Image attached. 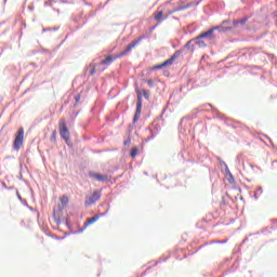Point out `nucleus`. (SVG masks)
<instances>
[{"mask_svg":"<svg viewBox=\"0 0 277 277\" xmlns=\"http://www.w3.org/2000/svg\"><path fill=\"white\" fill-rule=\"evenodd\" d=\"M161 116L157 117L150 126L147 128V132L149 133V136L145 138V142H150V140H155L157 135H159L161 131Z\"/></svg>","mask_w":277,"mask_h":277,"instance_id":"f257e3e1","label":"nucleus"},{"mask_svg":"<svg viewBox=\"0 0 277 277\" xmlns=\"http://www.w3.org/2000/svg\"><path fill=\"white\" fill-rule=\"evenodd\" d=\"M58 132H60L61 138L64 140L67 146H70V130H68V126L66 124V119L60 120Z\"/></svg>","mask_w":277,"mask_h":277,"instance_id":"f03ea898","label":"nucleus"},{"mask_svg":"<svg viewBox=\"0 0 277 277\" xmlns=\"http://www.w3.org/2000/svg\"><path fill=\"white\" fill-rule=\"evenodd\" d=\"M145 39H146V36H142L137 40L132 41L130 44L126 47L124 50H122L120 53L117 54V57L120 58V57H124V55H129V53L133 51V49H135V47H137V44L142 42V40H145Z\"/></svg>","mask_w":277,"mask_h":277,"instance_id":"7ed1b4c3","label":"nucleus"},{"mask_svg":"<svg viewBox=\"0 0 277 277\" xmlns=\"http://www.w3.org/2000/svg\"><path fill=\"white\" fill-rule=\"evenodd\" d=\"M25 140V129L19 128L15 134V138L13 141L14 150H21V146H23V142Z\"/></svg>","mask_w":277,"mask_h":277,"instance_id":"20e7f679","label":"nucleus"},{"mask_svg":"<svg viewBox=\"0 0 277 277\" xmlns=\"http://www.w3.org/2000/svg\"><path fill=\"white\" fill-rule=\"evenodd\" d=\"M168 4H161L160 6H158L157 11L154 13V18L157 22V25H161V23H163V21H168V15H163V12L166 11V6Z\"/></svg>","mask_w":277,"mask_h":277,"instance_id":"39448f33","label":"nucleus"},{"mask_svg":"<svg viewBox=\"0 0 277 277\" xmlns=\"http://www.w3.org/2000/svg\"><path fill=\"white\" fill-rule=\"evenodd\" d=\"M212 28L214 31H219L220 34L233 31V23L230 22V19H224L220 25L214 26Z\"/></svg>","mask_w":277,"mask_h":277,"instance_id":"423d86ee","label":"nucleus"},{"mask_svg":"<svg viewBox=\"0 0 277 277\" xmlns=\"http://www.w3.org/2000/svg\"><path fill=\"white\" fill-rule=\"evenodd\" d=\"M142 92L137 91L136 93V110L133 117V122H137L140 120V117L142 116Z\"/></svg>","mask_w":277,"mask_h":277,"instance_id":"0eeeda50","label":"nucleus"},{"mask_svg":"<svg viewBox=\"0 0 277 277\" xmlns=\"http://www.w3.org/2000/svg\"><path fill=\"white\" fill-rule=\"evenodd\" d=\"M97 200H101V190H94L91 196L87 197L84 207H92V205H96Z\"/></svg>","mask_w":277,"mask_h":277,"instance_id":"6e6552de","label":"nucleus"},{"mask_svg":"<svg viewBox=\"0 0 277 277\" xmlns=\"http://www.w3.org/2000/svg\"><path fill=\"white\" fill-rule=\"evenodd\" d=\"M199 38L211 41V40H215V38H217V35L215 34V30L213 29V27H211L210 29L201 32L199 35Z\"/></svg>","mask_w":277,"mask_h":277,"instance_id":"1a4fd4ad","label":"nucleus"},{"mask_svg":"<svg viewBox=\"0 0 277 277\" xmlns=\"http://www.w3.org/2000/svg\"><path fill=\"white\" fill-rule=\"evenodd\" d=\"M195 43H194V39H190L188 42L185 43V45L175 51V53H179V55H187V53H189V51H192V49H194Z\"/></svg>","mask_w":277,"mask_h":277,"instance_id":"9d476101","label":"nucleus"},{"mask_svg":"<svg viewBox=\"0 0 277 277\" xmlns=\"http://www.w3.org/2000/svg\"><path fill=\"white\" fill-rule=\"evenodd\" d=\"M248 21H250V16H245L240 19H234L232 22V27L233 29H239L241 27H246V24L248 23Z\"/></svg>","mask_w":277,"mask_h":277,"instance_id":"9b49d317","label":"nucleus"},{"mask_svg":"<svg viewBox=\"0 0 277 277\" xmlns=\"http://www.w3.org/2000/svg\"><path fill=\"white\" fill-rule=\"evenodd\" d=\"M89 176L91 179H96V181H100L101 183H105L106 181H109V177L107 175H103L96 172H89Z\"/></svg>","mask_w":277,"mask_h":277,"instance_id":"f8f14e48","label":"nucleus"},{"mask_svg":"<svg viewBox=\"0 0 277 277\" xmlns=\"http://www.w3.org/2000/svg\"><path fill=\"white\" fill-rule=\"evenodd\" d=\"M108 210H106L105 212L101 213V215L96 214L91 219H88L87 222L84 223L85 226H91V224H94L95 222H98L100 217H105V215H107Z\"/></svg>","mask_w":277,"mask_h":277,"instance_id":"ddd939ff","label":"nucleus"},{"mask_svg":"<svg viewBox=\"0 0 277 277\" xmlns=\"http://www.w3.org/2000/svg\"><path fill=\"white\" fill-rule=\"evenodd\" d=\"M179 57H181V56L179 55V52H174L173 55H172L170 58H168L167 61H164V62L162 63V66H164V68H166L167 66H172V65L174 64V62H175L176 60H179Z\"/></svg>","mask_w":277,"mask_h":277,"instance_id":"4468645a","label":"nucleus"},{"mask_svg":"<svg viewBox=\"0 0 277 277\" xmlns=\"http://www.w3.org/2000/svg\"><path fill=\"white\" fill-rule=\"evenodd\" d=\"M195 47H199V49H207V43L202 38H200V35H198L196 38L193 39Z\"/></svg>","mask_w":277,"mask_h":277,"instance_id":"2eb2a0df","label":"nucleus"},{"mask_svg":"<svg viewBox=\"0 0 277 277\" xmlns=\"http://www.w3.org/2000/svg\"><path fill=\"white\" fill-rule=\"evenodd\" d=\"M116 60H120V57H117V55L114 57L111 55L106 56L105 60L101 61L102 66H109L113 62H116Z\"/></svg>","mask_w":277,"mask_h":277,"instance_id":"dca6fc26","label":"nucleus"},{"mask_svg":"<svg viewBox=\"0 0 277 277\" xmlns=\"http://www.w3.org/2000/svg\"><path fill=\"white\" fill-rule=\"evenodd\" d=\"M137 153H140V148H137L136 146L132 147L130 150V157H132V159H135L137 157Z\"/></svg>","mask_w":277,"mask_h":277,"instance_id":"f3484780","label":"nucleus"},{"mask_svg":"<svg viewBox=\"0 0 277 277\" xmlns=\"http://www.w3.org/2000/svg\"><path fill=\"white\" fill-rule=\"evenodd\" d=\"M179 3H185V1H183V0H169V1H167L166 2V5H176V4H179Z\"/></svg>","mask_w":277,"mask_h":277,"instance_id":"a211bd4d","label":"nucleus"},{"mask_svg":"<svg viewBox=\"0 0 277 277\" xmlns=\"http://www.w3.org/2000/svg\"><path fill=\"white\" fill-rule=\"evenodd\" d=\"M50 142H52V144H55V142H57V131L54 130L50 136Z\"/></svg>","mask_w":277,"mask_h":277,"instance_id":"6ab92c4d","label":"nucleus"},{"mask_svg":"<svg viewBox=\"0 0 277 277\" xmlns=\"http://www.w3.org/2000/svg\"><path fill=\"white\" fill-rule=\"evenodd\" d=\"M261 194H263V187L260 186L254 193L255 200H259V196H261Z\"/></svg>","mask_w":277,"mask_h":277,"instance_id":"aec40b11","label":"nucleus"},{"mask_svg":"<svg viewBox=\"0 0 277 277\" xmlns=\"http://www.w3.org/2000/svg\"><path fill=\"white\" fill-rule=\"evenodd\" d=\"M16 196H17L18 200H21V202L27 207V200L23 199V197L21 196V193H18V190H16Z\"/></svg>","mask_w":277,"mask_h":277,"instance_id":"412c9836","label":"nucleus"},{"mask_svg":"<svg viewBox=\"0 0 277 277\" xmlns=\"http://www.w3.org/2000/svg\"><path fill=\"white\" fill-rule=\"evenodd\" d=\"M61 205H63V207H66L68 205V197L63 196L61 198Z\"/></svg>","mask_w":277,"mask_h":277,"instance_id":"4be33fe9","label":"nucleus"},{"mask_svg":"<svg viewBox=\"0 0 277 277\" xmlns=\"http://www.w3.org/2000/svg\"><path fill=\"white\" fill-rule=\"evenodd\" d=\"M91 66H92V68L90 70V72H89L90 77H92V75H94L96 72V66H98V64H93Z\"/></svg>","mask_w":277,"mask_h":277,"instance_id":"5701e85b","label":"nucleus"},{"mask_svg":"<svg viewBox=\"0 0 277 277\" xmlns=\"http://www.w3.org/2000/svg\"><path fill=\"white\" fill-rule=\"evenodd\" d=\"M143 96H144V98H146V101H149L150 92L148 90H143Z\"/></svg>","mask_w":277,"mask_h":277,"instance_id":"b1692460","label":"nucleus"},{"mask_svg":"<svg viewBox=\"0 0 277 277\" xmlns=\"http://www.w3.org/2000/svg\"><path fill=\"white\" fill-rule=\"evenodd\" d=\"M53 219H54V222H55L56 224H62V220H61L60 217H57V214L55 213V210H54V212H53Z\"/></svg>","mask_w":277,"mask_h":277,"instance_id":"393cba45","label":"nucleus"},{"mask_svg":"<svg viewBox=\"0 0 277 277\" xmlns=\"http://www.w3.org/2000/svg\"><path fill=\"white\" fill-rule=\"evenodd\" d=\"M226 179H227L228 183H230V184L235 183V176H233V173H229V175L226 176Z\"/></svg>","mask_w":277,"mask_h":277,"instance_id":"a878e982","label":"nucleus"},{"mask_svg":"<svg viewBox=\"0 0 277 277\" xmlns=\"http://www.w3.org/2000/svg\"><path fill=\"white\" fill-rule=\"evenodd\" d=\"M183 10H187V6L185 5H180L177 8L174 9V12H183Z\"/></svg>","mask_w":277,"mask_h":277,"instance_id":"bb28decb","label":"nucleus"},{"mask_svg":"<svg viewBox=\"0 0 277 277\" xmlns=\"http://www.w3.org/2000/svg\"><path fill=\"white\" fill-rule=\"evenodd\" d=\"M224 168H225V176L230 175V169H228V164L224 163Z\"/></svg>","mask_w":277,"mask_h":277,"instance_id":"cd10ccee","label":"nucleus"},{"mask_svg":"<svg viewBox=\"0 0 277 277\" xmlns=\"http://www.w3.org/2000/svg\"><path fill=\"white\" fill-rule=\"evenodd\" d=\"M224 168H225V176L230 175V169H228V164L224 163Z\"/></svg>","mask_w":277,"mask_h":277,"instance_id":"c85d7f7f","label":"nucleus"},{"mask_svg":"<svg viewBox=\"0 0 277 277\" xmlns=\"http://www.w3.org/2000/svg\"><path fill=\"white\" fill-rule=\"evenodd\" d=\"M161 68H164L163 63L154 66L153 69H154V70H161Z\"/></svg>","mask_w":277,"mask_h":277,"instance_id":"c756f323","label":"nucleus"},{"mask_svg":"<svg viewBox=\"0 0 277 277\" xmlns=\"http://www.w3.org/2000/svg\"><path fill=\"white\" fill-rule=\"evenodd\" d=\"M148 88H155V81L153 79L147 80Z\"/></svg>","mask_w":277,"mask_h":277,"instance_id":"7c9ffc66","label":"nucleus"},{"mask_svg":"<svg viewBox=\"0 0 277 277\" xmlns=\"http://www.w3.org/2000/svg\"><path fill=\"white\" fill-rule=\"evenodd\" d=\"M174 13H176V11H174V9H172V10H169L164 15L168 16V18H169Z\"/></svg>","mask_w":277,"mask_h":277,"instance_id":"2f4dec72","label":"nucleus"},{"mask_svg":"<svg viewBox=\"0 0 277 277\" xmlns=\"http://www.w3.org/2000/svg\"><path fill=\"white\" fill-rule=\"evenodd\" d=\"M53 3H55V0H47V1L44 2V5L52 6Z\"/></svg>","mask_w":277,"mask_h":277,"instance_id":"473e14b6","label":"nucleus"},{"mask_svg":"<svg viewBox=\"0 0 277 277\" xmlns=\"http://www.w3.org/2000/svg\"><path fill=\"white\" fill-rule=\"evenodd\" d=\"M65 224H66L67 228H71V226H72V225L70 224V219H69V217L66 219Z\"/></svg>","mask_w":277,"mask_h":277,"instance_id":"72a5a7b5","label":"nucleus"},{"mask_svg":"<svg viewBox=\"0 0 277 277\" xmlns=\"http://www.w3.org/2000/svg\"><path fill=\"white\" fill-rule=\"evenodd\" d=\"M186 10H189V8H194V2H189L185 4Z\"/></svg>","mask_w":277,"mask_h":277,"instance_id":"f704fd0d","label":"nucleus"},{"mask_svg":"<svg viewBox=\"0 0 277 277\" xmlns=\"http://www.w3.org/2000/svg\"><path fill=\"white\" fill-rule=\"evenodd\" d=\"M75 101L76 103H79V101H81V95L80 94L75 95Z\"/></svg>","mask_w":277,"mask_h":277,"instance_id":"c9c22d12","label":"nucleus"},{"mask_svg":"<svg viewBox=\"0 0 277 277\" xmlns=\"http://www.w3.org/2000/svg\"><path fill=\"white\" fill-rule=\"evenodd\" d=\"M124 146H129V144H131V138H127L126 141H123Z\"/></svg>","mask_w":277,"mask_h":277,"instance_id":"e433bc0d","label":"nucleus"},{"mask_svg":"<svg viewBox=\"0 0 277 277\" xmlns=\"http://www.w3.org/2000/svg\"><path fill=\"white\" fill-rule=\"evenodd\" d=\"M85 228H88V226H85V223H84V225L80 229H78L77 233H83V230H85Z\"/></svg>","mask_w":277,"mask_h":277,"instance_id":"4c0bfd02","label":"nucleus"},{"mask_svg":"<svg viewBox=\"0 0 277 277\" xmlns=\"http://www.w3.org/2000/svg\"><path fill=\"white\" fill-rule=\"evenodd\" d=\"M89 16H90L91 18H93V16H96V11H91V12L89 13Z\"/></svg>","mask_w":277,"mask_h":277,"instance_id":"58836bf2","label":"nucleus"},{"mask_svg":"<svg viewBox=\"0 0 277 277\" xmlns=\"http://www.w3.org/2000/svg\"><path fill=\"white\" fill-rule=\"evenodd\" d=\"M166 261H168V258H160V260L157 263H163Z\"/></svg>","mask_w":277,"mask_h":277,"instance_id":"ea45409f","label":"nucleus"},{"mask_svg":"<svg viewBox=\"0 0 277 277\" xmlns=\"http://www.w3.org/2000/svg\"><path fill=\"white\" fill-rule=\"evenodd\" d=\"M228 239H223V240H219L216 241V243H227Z\"/></svg>","mask_w":277,"mask_h":277,"instance_id":"a19ab883","label":"nucleus"},{"mask_svg":"<svg viewBox=\"0 0 277 277\" xmlns=\"http://www.w3.org/2000/svg\"><path fill=\"white\" fill-rule=\"evenodd\" d=\"M60 27H52V31H58Z\"/></svg>","mask_w":277,"mask_h":277,"instance_id":"79ce46f5","label":"nucleus"},{"mask_svg":"<svg viewBox=\"0 0 277 277\" xmlns=\"http://www.w3.org/2000/svg\"><path fill=\"white\" fill-rule=\"evenodd\" d=\"M44 31H52V28L51 27H49V28H43V32Z\"/></svg>","mask_w":277,"mask_h":277,"instance_id":"37998d69","label":"nucleus"},{"mask_svg":"<svg viewBox=\"0 0 277 277\" xmlns=\"http://www.w3.org/2000/svg\"><path fill=\"white\" fill-rule=\"evenodd\" d=\"M2 187H4V189H8V185L4 182H2Z\"/></svg>","mask_w":277,"mask_h":277,"instance_id":"c03bdc74","label":"nucleus"},{"mask_svg":"<svg viewBox=\"0 0 277 277\" xmlns=\"http://www.w3.org/2000/svg\"><path fill=\"white\" fill-rule=\"evenodd\" d=\"M183 120H187V117L182 118L180 124H183Z\"/></svg>","mask_w":277,"mask_h":277,"instance_id":"a18cd8bd","label":"nucleus"},{"mask_svg":"<svg viewBox=\"0 0 277 277\" xmlns=\"http://www.w3.org/2000/svg\"><path fill=\"white\" fill-rule=\"evenodd\" d=\"M85 23H88V16H84L83 25H85Z\"/></svg>","mask_w":277,"mask_h":277,"instance_id":"49530a36","label":"nucleus"},{"mask_svg":"<svg viewBox=\"0 0 277 277\" xmlns=\"http://www.w3.org/2000/svg\"><path fill=\"white\" fill-rule=\"evenodd\" d=\"M159 24H156L153 28H151V30H154V29H157V26H158Z\"/></svg>","mask_w":277,"mask_h":277,"instance_id":"de8ad7c7","label":"nucleus"},{"mask_svg":"<svg viewBox=\"0 0 277 277\" xmlns=\"http://www.w3.org/2000/svg\"><path fill=\"white\" fill-rule=\"evenodd\" d=\"M79 18H83V13H80V16H79Z\"/></svg>","mask_w":277,"mask_h":277,"instance_id":"09e8293b","label":"nucleus"},{"mask_svg":"<svg viewBox=\"0 0 277 277\" xmlns=\"http://www.w3.org/2000/svg\"><path fill=\"white\" fill-rule=\"evenodd\" d=\"M31 66H36V63H30Z\"/></svg>","mask_w":277,"mask_h":277,"instance_id":"8fccbe9b","label":"nucleus"},{"mask_svg":"<svg viewBox=\"0 0 277 277\" xmlns=\"http://www.w3.org/2000/svg\"><path fill=\"white\" fill-rule=\"evenodd\" d=\"M224 163H226V162H225V161H222V162H221V166H224Z\"/></svg>","mask_w":277,"mask_h":277,"instance_id":"3c124183","label":"nucleus"},{"mask_svg":"<svg viewBox=\"0 0 277 277\" xmlns=\"http://www.w3.org/2000/svg\"><path fill=\"white\" fill-rule=\"evenodd\" d=\"M200 1H202V0H199V1L197 2V5H199V4H200Z\"/></svg>","mask_w":277,"mask_h":277,"instance_id":"603ef678","label":"nucleus"},{"mask_svg":"<svg viewBox=\"0 0 277 277\" xmlns=\"http://www.w3.org/2000/svg\"><path fill=\"white\" fill-rule=\"evenodd\" d=\"M29 8V10H34V6H28Z\"/></svg>","mask_w":277,"mask_h":277,"instance_id":"864d4df0","label":"nucleus"},{"mask_svg":"<svg viewBox=\"0 0 277 277\" xmlns=\"http://www.w3.org/2000/svg\"><path fill=\"white\" fill-rule=\"evenodd\" d=\"M8 189H14V187H8Z\"/></svg>","mask_w":277,"mask_h":277,"instance_id":"5fc2aeb1","label":"nucleus"},{"mask_svg":"<svg viewBox=\"0 0 277 277\" xmlns=\"http://www.w3.org/2000/svg\"><path fill=\"white\" fill-rule=\"evenodd\" d=\"M243 241H248V238H245V240Z\"/></svg>","mask_w":277,"mask_h":277,"instance_id":"6e6d98bb","label":"nucleus"}]
</instances>
